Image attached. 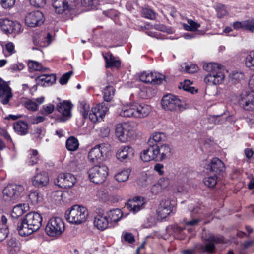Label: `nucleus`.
Returning a JSON list of instances; mask_svg holds the SVG:
<instances>
[{
  "label": "nucleus",
  "instance_id": "58",
  "mask_svg": "<svg viewBox=\"0 0 254 254\" xmlns=\"http://www.w3.org/2000/svg\"><path fill=\"white\" fill-rule=\"evenodd\" d=\"M4 91H6V93H7V92H11V89L7 82L0 79V94L2 96L1 93Z\"/></svg>",
  "mask_w": 254,
  "mask_h": 254
},
{
  "label": "nucleus",
  "instance_id": "48",
  "mask_svg": "<svg viewBox=\"0 0 254 254\" xmlns=\"http://www.w3.org/2000/svg\"><path fill=\"white\" fill-rule=\"evenodd\" d=\"M139 80L144 83L152 84V71H144L141 72L139 76Z\"/></svg>",
  "mask_w": 254,
  "mask_h": 254
},
{
  "label": "nucleus",
  "instance_id": "37",
  "mask_svg": "<svg viewBox=\"0 0 254 254\" xmlns=\"http://www.w3.org/2000/svg\"><path fill=\"white\" fill-rule=\"evenodd\" d=\"M165 139L166 135L164 133L155 132L150 136L148 140V144L151 146L156 145V144L165 141Z\"/></svg>",
  "mask_w": 254,
  "mask_h": 254
},
{
  "label": "nucleus",
  "instance_id": "25",
  "mask_svg": "<svg viewBox=\"0 0 254 254\" xmlns=\"http://www.w3.org/2000/svg\"><path fill=\"white\" fill-rule=\"evenodd\" d=\"M240 104L245 110H254V93H243L242 95Z\"/></svg>",
  "mask_w": 254,
  "mask_h": 254
},
{
  "label": "nucleus",
  "instance_id": "42",
  "mask_svg": "<svg viewBox=\"0 0 254 254\" xmlns=\"http://www.w3.org/2000/svg\"><path fill=\"white\" fill-rule=\"evenodd\" d=\"M66 147L69 151H73L77 150L79 147L78 140L74 137H70L66 140Z\"/></svg>",
  "mask_w": 254,
  "mask_h": 254
},
{
  "label": "nucleus",
  "instance_id": "47",
  "mask_svg": "<svg viewBox=\"0 0 254 254\" xmlns=\"http://www.w3.org/2000/svg\"><path fill=\"white\" fill-rule=\"evenodd\" d=\"M182 69L186 72L189 73H193L196 72L198 70V67L195 64H184L181 66Z\"/></svg>",
  "mask_w": 254,
  "mask_h": 254
},
{
  "label": "nucleus",
  "instance_id": "43",
  "mask_svg": "<svg viewBox=\"0 0 254 254\" xmlns=\"http://www.w3.org/2000/svg\"><path fill=\"white\" fill-rule=\"evenodd\" d=\"M152 85L162 84L165 79V76L159 72L152 71Z\"/></svg>",
  "mask_w": 254,
  "mask_h": 254
},
{
  "label": "nucleus",
  "instance_id": "4",
  "mask_svg": "<svg viewBox=\"0 0 254 254\" xmlns=\"http://www.w3.org/2000/svg\"><path fill=\"white\" fill-rule=\"evenodd\" d=\"M88 217L87 209L82 206L75 205L65 213V218L72 224L80 225L85 222Z\"/></svg>",
  "mask_w": 254,
  "mask_h": 254
},
{
  "label": "nucleus",
  "instance_id": "19",
  "mask_svg": "<svg viewBox=\"0 0 254 254\" xmlns=\"http://www.w3.org/2000/svg\"><path fill=\"white\" fill-rule=\"evenodd\" d=\"M174 205L168 199L162 200L157 209V214L161 219L166 218L172 211Z\"/></svg>",
  "mask_w": 254,
  "mask_h": 254
},
{
  "label": "nucleus",
  "instance_id": "24",
  "mask_svg": "<svg viewBox=\"0 0 254 254\" xmlns=\"http://www.w3.org/2000/svg\"><path fill=\"white\" fill-rule=\"evenodd\" d=\"M152 111V107L145 103L135 102V119L147 117Z\"/></svg>",
  "mask_w": 254,
  "mask_h": 254
},
{
  "label": "nucleus",
  "instance_id": "59",
  "mask_svg": "<svg viewBox=\"0 0 254 254\" xmlns=\"http://www.w3.org/2000/svg\"><path fill=\"white\" fill-rule=\"evenodd\" d=\"M244 78V74L241 72L236 71L231 75V79L234 82H239Z\"/></svg>",
  "mask_w": 254,
  "mask_h": 254
},
{
  "label": "nucleus",
  "instance_id": "39",
  "mask_svg": "<svg viewBox=\"0 0 254 254\" xmlns=\"http://www.w3.org/2000/svg\"><path fill=\"white\" fill-rule=\"evenodd\" d=\"M14 130L20 135H25L27 132V124L23 121H19L13 125Z\"/></svg>",
  "mask_w": 254,
  "mask_h": 254
},
{
  "label": "nucleus",
  "instance_id": "35",
  "mask_svg": "<svg viewBox=\"0 0 254 254\" xmlns=\"http://www.w3.org/2000/svg\"><path fill=\"white\" fill-rule=\"evenodd\" d=\"M29 210V206L26 204H18L13 208L11 212V216L14 218H17L22 216L24 213Z\"/></svg>",
  "mask_w": 254,
  "mask_h": 254
},
{
  "label": "nucleus",
  "instance_id": "17",
  "mask_svg": "<svg viewBox=\"0 0 254 254\" xmlns=\"http://www.w3.org/2000/svg\"><path fill=\"white\" fill-rule=\"evenodd\" d=\"M21 25L8 18L0 19V27L5 33H18L21 31Z\"/></svg>",
  "mask_w": 254,
  "mask_h": 254
},
{
  "label": "nucleus",
  "instance_id": "10",
  "mask_svg": "<svg viewBox=\"0 0 254 254\" xmlns=\"http://www.w3.org/2000/svg\"><path fill=\"white\" fill-rule=\"evenodd\" d=\"M76 182V178L71 173H65L60 174L54 180V183L62 188H69L72 187Z\"/></svg>",
  "mask_w": 254,
  "mask_h": 254
},
{
  "label": "nucleus",
  "instance_id": "57",
  "mask_svg": "<svg viewBox=\"0 0 254 254\" xmlns=\"http://www.w3.org/2000/svg\"><path fill=\"white\" fill-rule=\"evenodd\" d=\"M2 96L0 94V101L3 104H7L10 98L12 97V94L11 92H7V93H6V91L3 92L2 93Z\"/></svg>",
  "mask_w": 254,
  "mask_h": 254
},
{
  "label": "nucleus",
  "instance_id": "14",
  "mask_svg": "<svg viewBox=\"0 0 254 254\" xmlns=\"http://www.w3.org/2000/svg\"><path fill=\"white\" fill-rule=\"evenodd\" d=\"M76 5V0H54L53 3L56 12L59 14L73 9Z\"/></svg>",
  "mask_w": 254,
  "mask_h": 254
},
{
  "label": "nucleus",
  "instance_id": "2",
  "mask_svg": "<svg viewBox=\"0 0 254 254\" xmlns=\"http://www.w3.org/2000/svg\"><path fill=\"white\" fill-rule=\"evenodd\" d=\"M223 66L216 63H205L203 69L208 72L204 78V82L209 85H217L223 83L225 74Z\"/></svg>",
  "mask_w": 254,
  "mask_h": 254
},
{
  "label": "nucleus",
  "instance_id": "20",
  "mask_svg": "<svg viewBox=\"0 0 254 254\" xmlns=\"http://www.w3.org/2000/svg\"><path fill=\"white\" fill-rule=\"evenodd\" d=\"M52 40L49 33H36L33 37V43L35 46L40 47L48 46Z\"/></svg>",
  "mask_w": 254,
  "mask_h": 254
},
{
  "label": "nucleus",
  "instance_id": "7",
  "mask_svg": "<svg viewBox=\"0 0 254 254\" xmlns=\"http://www.w3.org/2000/svg\"><path fill=\"white\" fill-rule=\"evenodd\" d=\"M88 173L91 182L101 184L105 181L108 175V168L103 164L95 165L89 170Z\"/></svg>",
  "mask_w": 254,
  "mask_h": 254
},
{
  "label": "nucleus",
  "instance_id": "27",
  "mask_svg": "<svg viewBox=\"0 0 254 254\" xmlns=\"http://www.w3.org/2000/svg\"><path fill=\"white\" fill-rule=\"evenodd\" d=\"M224 168V163L218 158H213L206 167L207 169L210 170L211 173L217 175L223 171Z\"/></svg>",
  "mask_w": 254,
  "mask_h": 254
},
{
  "label": "nucleus",
  "instance_id": "33",
  "mask_svg": "<svg viewBox=\"0 0 254 254\" xmlns=\"http://www.w3.org/2000/svg\"><path fill=\"white\" fill-rule=\"evenodd\" d=\"M45 100L44 97H40L36 99H28L24 103V105L26 108L32 111H36L38 107L42 104Z\"/></svg>",
  "mask_w": 254,
  "mask_h": 254
},
{
  "label": "nucleus",
  "instance_id": "64",
  "mask_svg": "<svg viewBox=\"0 0 254 254\" xmlns=\"http://www.w3.org/2000/svg\"><path fill=\"white\" fill-rule=\"evenodd\" d=\"M24 67V64L21 63L14 64L10 65L9 70L12 72H16L22 70Z\"/></svg>",
  "mask_w": 254,
  "mask_h": 254
},
{
  "label": "nucleus",
  "instance_id": "41",
  "mask_svg": "<svg viewBox=\"0 0 254 254\" xmlns=\"http://www.w3.org/2000/svg\"><path fill=\"white\" fill-rule=\"evenodd\" d=\"M41 195L36 191H31L28 195V201L31 205H35L42 201Z\"/></svg>",
  "mask_w": 254,
  "mask_h": 254
},
{
  "label": "nucleus",
  "instance_id": "31",
  "mask_svg": "<svg viewBox=\"0 0 254 254\" xmlns=\"http://www.w3.org/2000/svg\"><path fill=\"white\" fill-rule=\"evenodd\" d=\"M209 240L210 242L205 245L202 246L201 247L202 250L204 252L211 253L215 249L214 243L217 244L225 242L222 237H217L214 235H211L209 237Z\"/></svg>",
  "mask_w": 254,
  "mask_h": 254
},
{
  "label": "nucleus",
  "instance_id": "15",
  "mask_svg": "<svg viewBox=\"0 0 254 254\" xmlns=\"http://www.w3.org/2000/svg\"><path fill=\"white\" fill-rule=\"evenodd\" d=\"M114 77L112 75H108L106 79L104 80L102 84L105 87L103 89V98L106 102H110L113 99L115 90L112 86Z\"/></svg>",
  "mask_w": 254,
  "mask_h": 254
},
{
  "label": "nucleus",
  "instance_id": "18",
  "mask_svg": "<svg viewBox=\"0 0 254 254\" xmlns=\"http://www.w3.org/2000/svg\"><path fill=\"white\" fill-rule=\"evenodd\" d=\"M72 108V104L68 101L60 102L57 105V111L61 115V121H65L71 117Z\"/></svg>",
  "mask_w": 254,
  "mask_h": 254
},
{
  "label": "nucleus",
  "instance_id": "50",
  "mask_svg": "<svg viewBox=\"0 0 254 254\" xmlns=\"http://www.w3.org/2000/svg\"><path fill=\"white\" fill-rule=\"evenodd\" d=\"M29 159L28 164L29 165H34L39 160L38 152L36 150H32L29 152Z\"/></svg>",
  "mask_w": 254,
  "mask_h": 254
},
{
  "label": "nucleus",
  "instance_id": "54",
  "mask_svg": "<svg viewBox=\"0 0 254 254\" xmlns=\"http://www.w3.org/2000/svg\"><path fill=\"white\" fill-rule=\"evenodd\" d=\"M3 52L6 56H10L15 52L14 45L12 42L7 43L3 49Z\"/></svg>",
  "mask_w": 254,
  "mask_h": 254
},
{
  "label": "nucleus",
  "instance_id": "28",
  "mask_svg": "<svg viewBox=\"0 0 254 254\" xmlns=\"http://www.w3.org/2000/svg\"><path fill=\"white\" fill-rule=\"evenodd\" d=\"M49 182L48 174L45 172L36 174L32 179V183L35 187H43L47 185Z\"/></svg>",
  "mask_w": 254,
  "mask_h": 254
},
{
  "label": "nucleus",
  "instance_id": "46",
  "mask_svg": "<svg viewBox=\"0 0 254 254\" xmlns=\"http://www.w3.org/2000/svg\"><path fill=\"white\" fill-rule=\"evenodd\" d=\"M217 180V175L214 174L213 175H209L203 179V183L205 185L210 188L214 187L216 183Z\"/></svg>",
  "mask_w": 254,
  "mask_h": 254
},
{
  "label": "nucleus",
  "instance_id": "6",
  "mask_svg": "<svg viewBox=\"0 0 254 254\" xmlns=\"http://www.w3.org/2000/svg\"><path fill=\"white\" fill-rule=\"evenodd\" d=\"M65 230L64 222L59 217L50 219L46 226V233L50 237H57L61 236Z\"/></svg>",
  "mask_w": 254,
  "mask_h": 254
},
{
  "label": "nucleus",
  "instance_id": "26",
  "mask_svg": "<svg viewBox=\"0 0 254 254\" xmlns=\"http://www.w3.org/2000/svg\"><path fill=\"white\" fill-rule=\"evenodd\" d=\"M118 113L124 117L135 118V102L124 105Z\"/></svg>",
  "mask_w": 254,
  "mask_h": 254
},
{
  "label": "nucleus",
  "instance_id": "12",
  "mask_svg": "<svg viewBox=\"0 0 254 254\" xmlns=\"http://www.w3.org/2000/svg\"><path fill=\"white\" fill-rule=\"evenodd\" d=\"M94 226L98 230L103 231L110 225L105 213L102 210H97L95 213L93 220Z\"/></svg>",
  "mask_w": 254,
  "mask_h": 254
},
{
  "label": "nucleus",
  "instance_id": "3",
  "mask_svg": "<svg viewBox=\"0 0 254 254\" xmlns=\"http://www.w3.org/2000/svg\"><path fill=\"white\" fill-rule=\"evenodd\" d=\"M116 137L122 143L132 140L136 134V126L132 123L118 124L115 127Z\"/></svg>",
  "mask_w": 254,
  "mask_h": 254
},
{
  "label": "nucleus",
  "instance_id": "34",
  "mask_svg": "<svg viewBox=\"0 0 254 254\" xmlns=\"http://www.w3.org/2000/svg\"><path fill=\"white\" fill-rule=\"evenodd\" d=\"M149 146L147 149L144 150L141 153V158L144 162H149L152 160L156 161L153 145H149Z\"/></svg>",
  "mask_w": 254,
  "mask_h": 254
},
{
  "label": "nucleus",
  "instance_id": "13",
  "mask_svg": "<svg viewBox=\"0 0 254 254\" xmlns=\"http://www.w3.org/2000/svg\"><path fill=\"white\" fill-rule=\"evenodd\" d=\"M44 20L43 14L39 10H34L27 13L25 23L29 27H34L41 25Z\"/></svg>",
  "mask_w": 254,
  "mask_h": 254
},
{
  "label": "nucleus",
  "instance_id": "23",
  "mask_svg": "<svg viewBox=\"0 0 254 254\" xmlns=\"http://www.w3.org/2000/svg\"><path fill=\"white\" fill-rule=\"evenodd\" d=\"M110 226H116L123 217V213L118 208L110 210L105 213Z\"/></svg>",
  "mask_w": 254,
  "mask_h": 254
},
{
  "label": "nucleus",
  "instance_id": "21",
  "mask_svg": "<svg viewBox=\"0 0 254 254\" xmlns=\"http://www.w3.org/2000/svg\"><path fill=\"white\" fill-rule=\"evenodd\" d=\"M134 149L128 145L122 146L119 148L116 153V156L120 161L130 160L134 156Z\"/></svg>",
  "mask_w": 254,
  "mask_h": 254
},
{
  "label": "nucleus",
  "instance_id": "45",
  "mask_svg": "<svg viewBox=\"0 0 254 254\" xmlns=\"http://www.w3.org/2000/svg\"><path fill=\"white\" fill-rule=\"evenodd\" d=\"M192 82L189 80H185L183 82L180 83L179 88L183 89L184 91L190 92L191 93H194L197 92V90H195L193 87L190 86Z\"/></svg>",
  "mask_w": 254,
  "mask_h": 254
},
{
  "label": "nucleus",
  "instance_id": "44",
  "mask_svg": "<svg viewBox=\"0 0 254 254\" xmlns=\"http://www.w3.org/2000/svg\"><path fill=\"white\" fill-rule=\"evenodd\" d=\"M81 3L83 7L89 10L93 9L99 4V0H81Z\"/></svg>",
  "mask_w": 254,
  "mask_h": 254
},
{
  "label": "nucleus",
  "instance_id": "56",
  "mask_svg": "<svg viewBox=\"0 0 254 254\" xmlns=\"http://www.w3.org/2000/svg\"><path fill=\"white\" fill-rule=\"evenodd\" d=\"M80 107L82 109V114L84 118H88V116L91 110L89 105L85 101L80 103Z\"/></svg>",
  "mask_w": 254,
  "mask_h": 254
},
{
  "label": "nucleus",
  "instance_id": "62",
  "mask_svg": "<svg viewBox=\"0 0 254 254\" xmlns=\"http://www.w3.org/2000/svg\"><path fill=\"white\" fill-rule=\"evenodd\" d=\"M142 14L145 17L150 19H154L155 18V13L149 8L143 9Z\"/></svg>",
  "mask_w": 254,
  "mask_h": 254
},
{
  "label": "nucleus",
  "instance_id": "38",
  "mask_svg": "<svg viewBox=\"0 0 254 254\" xmlns=\"http://www.w3.org/2000/svg\"><path fill=\"white\" fill-rule=\"evenodd\" d=\"M183 28L188 31L195 32L200 27V24L191 19H187V23L182 24Z\"/></svg>",
  "mask_w": 254,
  "mask_h": 254
},
{
  "label": "nucleus",
  "instance_id": "8",
  "mask_svg": "<svg viewBox=\"0 0 254 254\" xmlns=\"http://www.w3.org/2000/svg\"><path fill=\"white\" fill-rule=\"evenodd\" d=\"M110 146L107 144H102L92 148L88 153L90 162L95 163L102 161L104 156L109 152Z\"/></svg>",
  "mask_w": 254,
  "mask_h": 254
},
{
  "label": "nucleus",
  "instance_id": "40",
  "mask_svg": "<svg viewBox=\"0 0 254 254\" xmlns=\"http://www.w3.org/2000/svg\"><path fill=\"white\" fill-rule=\"evenodd\" d=\"M28 66L30 70L33 71L46 72L49 70L48 68L43 66L41 63L35 61H29L28 63Z\"/></svg>",
  "mask_w": 254,
  "mask_h": 254
},
{
  "label": "nucleus",
  "instance_id": "36",
  "mask_svg": "<svg viewBox=\"0 0 254 254\" xmlns=\"http://www.w3.org/2000/svg\"><path fill=\"white\" fill-rule=\"evenodd\" d=\"M130 172L129 168L121 170L115 175V179L118 182H124L128 180Z\"/></svg>",
  "mask_w": 254,
  "mask_h": 254
},
{
  "label": "nucleus",
  "instance_id": "11",
  "mask_svg": "<svg viewBox=\"0 0 254 254\" xmlns=\"http://www.w3.org/2000/svg\"><path fill=\"white\" fill-rule=\"evenodd\" d=\"M108 111V107L102 103L91 109L88 118L93 123L99 122L103 120Z\"/></svg>",
  "mask_w": 254,
  "mask_h": 254
},
{
  "label": "nucleus",
  "instance_id": "29",
  "mask_svg": "<svg viewBox=\"0 0 254 254\" xmlns=\"http://www.w3.org/2000/svg\"><path fill=\"white\" fill-rule=\"evenodd\" d=\"M56 77L54 74H42L38 76L36 79V83L42 86H49L56 81Z\"/></svg>",
  "mask_w": 254,
  "mask_h": 254
},
{
  "label": "nucleus",
  "instance_id": "9",
  "mask_svg": "<svg viewBox=\"0 0 254 254\" xmlns=\"http://www.w3.org/2000/svg\"><path fill=\"white\" fill-rule=\"evenodd\" d=\"M24 190V187L21 185H9L3 190V198L7 201L14 200L19 197Z\"/></svg>",
  "mask_w": 254,
  "mask_h": 254
},
{
  "label": "nucleus",
  "instance_id": "55",
  "mask_svg": "<svg viewBox=\"0 0 254 254\" xmlns=\"http://www.w3.org/2000/svg\"><path fill=\"white\" fill-rule=\"evenodd\" d=\"M122 241L132 244L135 241L134 236L129 232H123L122 235Z\"/></svg>",
  "mask_w": 254,
  "mask_h": 254
},
{
  "label": "nucleus",
  "instance_id": "16",
  "mask_svg": "<svg viewBox=\"0 0 254 254\" xmlns=\"http://www.w3.org/2000/svg\"><path fill=\"white\" fill-rule=\"evenodd\" d=\"M156 161H162L169 158L172 154L171 146L167 144L153 145Z\"/></svg>",
  "mask_w": 254,
  "mask_h": 254
},
{
  "label": "nucleus",
  "instance_id": "60",
  "mask_svg": "<svg viewBox=\"0 0 254 254\" xmlns=\"http://www.w3.org/2000/svg\"><path fill=\"white\" fill-rule=\"evenodd\" d=\"M0 2L3 8L5 9L12 7L15 3V0H0Z\"/></svg>",
  "mask_w": 254,
  "mask_h": 254
},
{
  "label": "nucleus",
  "instance_id": "30",
  "mask_svg": "<svg viewBox=\"0 0 254 254\" xmlns=\"http://www.w3.org/2000/svg\"><path fill=\"white\" fill-rule=\"evenodd\" d=\"M202 220V217L200 215H198L197 217L193 216L192 218L189 220H184V228L189 232H193L195 227L198 225L199 223L201 222Z\"/></svg>",
  "mask_w": 254,
  "mask_h": 254
},
{
  "label": "nucleus",
  "instance_id": "32",
  "mask_svg": "<svg viewBox=\"0 0 254 254\" xmlns=\"http://www.w3.org/2000/svg\"><path fill=\"white\" fill-rule=\"evenodd\" d=\"M104 58L106 62V66L107 67H115L119 68L121 66V62L117 57H115L110 53H105L103 54Z\"/></svg>",
  "mask_w": 254,
  "mask_h": 254
},
{
  "label": "nucleus",
  "instance_id": "53",
  "mask_svg": "<svg viewBox=\"0 0 254 254\" xmlns=\"http://www.w3.org/2000/svg\"><path fill=\"white\" fill-rule=\"evenodd\" d=\"M9 230L7 225L0 224V242H2L7 237Z\"/></svg>",
  "mask_w": 254,
  "mask_h": 254
},
{
  "label": "nucleus",
  "instance_id": "52",
  "mask_svg": "<svg viewBox=\"0 0 254 254\" xmlns=\"http://www.w3.org/2000/svg\"><path fill=\"white\" fill-rule=\"evenodd\" d=\"M54 105L52 103H49L42 106L40 112L43 115H47L52 113L54 111Z\"/></svg>",
  "mask_w": 254,
  "mask_h": 254
},
{
  "label": "nucleus",
  "instance_id": "49",
  "mask_svg": "<svg viewBox=\"0 0 254 254\" xmlns=\"http://www.w3.org/2000/svg\"><path fill=\"white\" fill-rule=\"evenodd\" d=\"M245 64L251 70H254V52L253 51L250 52L246 57Z\"/></svg>",
  "mask_w": 254,
  "mask_h": 254
},
{
  "label": "nucleus",
  "instance_id": "63",
  "mask_svg": "<svg viewBox=\"0 0 254 254\" xmlns=\"http://www.w3.org/2000/svg\"><path fill=\"white\" fill-rule=\"evenodd\" d=\"M72 74V71H69L64 74L60 79L59 82L62 85L66 84Z\"/></svg>",
  "mask_w": 254,
  "mask_h": 254
},
{
  "label": "nucleus",
  "instance_id": "51",
  "mask_svg": "<svg viewBox=\"0 0 254 254\" xmlns=\"http://www.w3.org/2000/svg\"><path fill=\"white\" fill-rule=\"evenodd\" d=\"M157 183L162 190H167L170 185V180L167 177H162L159 179Z\"/></svg>",
  "mask_w": 254,
  "mask_h": 254
},
{
  "label": "nucleus",
  "instance_id": "5",
  "mask_svg": "<svg viewBox=\"0 0 254 254\" xmlns=\"http://www.w3.org/2000/svg\"><path fill=\"white\" fill-rule=\"evenodd\" d=\"M162 108L167 111L181 112L186 109L184 101L173 94H167L162 99Z\"/></svg>",
  "mask_w": 254,
  "mask_h": 254
},
{
  "label": "nucleus",
  "instance_id": "22",
  "mask_svg": "<svg viewBox=\"0 0 254 254\" xmlns=\"http://www.w3.org/2000/svg\"><path fill=\"white\" fill-rule=\"evenodd\" d=\"M145 202L142 197H135L129 200L127 204V207L134 213H137L144 208Z\"/></svg>",
  "mask_w": 254,
  "mask_h": 254
},
{
  "label": "nucleus",
  "instance_id": "61",
  "mask_svg": "<svg viewBox=\"0 0 254 254\" xmlns=\"http://www.w3.org/2000/svg\"><path fill=\"white\" fill-rule=\"evenodd\" d=\"M228 14V11L224 5L220 6L217 9V17L222 18Z\"/></svg>",
  "mask_w": 254,
  "mask_h": 254
},
{
  "label": "nucleus",
  "instance_id": "1",
  "mask_svg": "<svg viewBox=\"0 0 254 254\" xmlns=\"http://www.w3.org/2000/svg\"><path fill=\"white\" fill-rule=\"evenodd\" d=\"M43 218L36 212H31L21 219L17 224V230L21 236H27L38 230L42 226Z\"/></svg>",
  "mask_w": 254,
  "mask_h": 254
}]
</instances>
